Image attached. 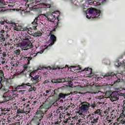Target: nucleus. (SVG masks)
I'll return each instance as SVG.
<instances>
[{
    "mask_svg": "<svg viewBox=\"0 0 125 125\" xmlns=\"http://www.w3.org/2000/svg\"><path fill=\"white\" fill-rule=\"evenodd\" d=\"M21 86H17L15 88V90H12L11 91H8L4 93L3 95V97L4 98V101L5 102H7V101H13L15 100V97H19V94L16 93L20 89Z\"/></svg>",
    "mask_w": 125,
    "mask_h": 125,
    "instance_id": "obj_1",
    "label": "nucleus"
},
{
    "mask_svg": "<svg viewBox=\"0 0 125 125\" xmlns=\"http://www.w3.org/2000/svg\"><path fill=\"white\" fill-rule=\"evenodd\" d=\"M0 84L3 90H9L11 87V81L10 79L3 77V79L0 80Z\"/></svg>",
    "mask_w": 125,
    "mask_h": 125,
    "instance_id": "obj_2",
    "label": "nucleus"
},
{
    "mask_svg": "<svg viewBox=\"0 0 125 125\" xmlns=\"http://www.w3.org/2000/svg\"><path fill=\"white\" fill-rule=\"evenodd\" d=\"M90 107V104L88 103H86V104H82L81 106L79 107L78 113L80 116H83L84 114L88 111Z\"/></svg>",
    "mask_w": 125,
    "mask_h": 125,
    "instance_id": "obj_3",
    "label": "nucleus"
},
{
    "mask_svg": "<svg viewBox=\"0 0 125 125\" xmlns=\"http://www.w3.org/2000/svg\"><path fill=\"white\" fill-rule=\"evenodd\" d=\"M44 114L46 113L45 112H44L42 110H37L35 113V115L33 118V121H39L40 122H41V121H42V120L43 119Z\"/></svg>",
    "mask_w": 125,
    "mask_h": 125,
    "instance_id": "obj_4",
    "label": "nucleus"
},
{
    "mask_svg": "<svg viewBox=\"0 0 125 125\" xmlns=\"http://www.w3.org/2000/svg\"><path fill=\"white\" fill-rule=\"evenodd\" d=\"M89 14H93L94 18H100L101 17V11L95 8L88 9Z\"/></svg>",
    "mask_w": 125,
    "mask_h": 125,
    "instance_id": "obj_5",
    "label": "nucleus"
},
{
    "mask_svg": "<svg viewBox=\"0 0 125 125\" xmlns=\"http://www.w3.org/2000/svg\"><path fill=\"white\" fill-rule=\"evenodd\" d=\"M50 108H51V105L43 103V104L40 106L39 109L42 110L43 112L46 114H47V111L48 110H49V109H50Z\"/></svg>",
    "mask_w": 125,
    "mask_h": 125,
    "instance_id": "obj_6",
    "label": "nucleus"
},
{
    "mask_svg": "<svg viewBox=\"0 0 125 125\" xmlns=\"http://www.w3.org/2000/svg\"><path fill=\"white\" fill-rule=\"evenodd\" d=\"M111 100L113 101H117V100H119L120 99V95H119V93L118 92H113L111 94Z\"/></svg>",
    "mask_w": 125,
    "mask_h": 125,
    "instance_id": "obj_7",
    "label": "nucleus"
},
{
    "mask_svg": "<svg viewBox=\"0 0 125 125\" xmlns=\"http://www.w3.org/2000/svg\"><path fill=\"white\" fill-rule=\"evenodd\" d=\"M118 122H120L122 125H125V115L124 112H122L117 119Z\"/></svg>",
    "mask_w": 125,
    "mask_h": 125,
    "instance_id": "obj_8",
    "label": "nucleus"
},
{
    "mask_svg": "<svg viewBox=\"0 0 125 125\" xmlns=\"http://www.w3.org/2000/svg\"><path fill=\"white\" fill-rule=\"evenodd\" d=\"M39 19L38 17L35 18V19L34 20V21L31 23V24L33 25L32 27L31 28V30H37V27H38V20Z\"/></svg>",
    "mask_w": 125,
    "mask_h": 125,
    "instance_id": "obj_9",
    "label": "nucleus"
},
{
    "mask_svg": "<svg viewBox=\"0 0 125 125\" xmlns=\"http://www.w3.org/2000/svg\"><path fill=\"white\" fill-rule=\"evenodd\" d=\"M50 40L51 41V42L49 44V46H52L56 42V36L54 35H51L50 37Z\"/></svg>",
    "mask_w": 125,
    "mask_h": 125,
    "instance_id": "obj_10",
    "label": "nucleus"
},
{
    "mask_svg": "<svg viewBox=\"0 0 125 125\" xmlns=\"http://www.w3.org/2000/svg\"><path fill=\"white\" fill-rule=\"evenodd\" d=\"M64 67H65V68H68V65H66ZM64 67L63 66H61L60 67L53 66L52 67H51L49 66H48L47 69H50V70H51V69L57 70V69H58V70H60V69H62V70H63V71H64V69H65Z\"/></svg>",
    "mask_w": 125,
    "mask_h": 125,
    "instance_id": "obj_11",
    "label": "nucleus"
},
{
    "mask_svg": "<svg viewBox=\"0 0 125 125\" xmlns=\"http://www.w3.org/2000/svg\"><path fill=\"white\" fill-rule=\"evenodd\" d=\"M51 82L52 83H61L62 82L64 83V82H65V79L61 78H58V79H52Z\"/></svg>",
    "mask_w": 125,
    "mask_h": 125,
    "instance_id": "obj_12",
    "label": "nucleus"
},
{
    "mask_svg": "<svg viewBox=\"0 0 125 125\" xmlns=\"http://www.w3.org/2000/svg\"><path fill=\"white\" fill-rule=\"evenodd\" d=\"M31 36H33L34 38H37V37H42V33L40 31H38L37 32L32 33Z\"/></svg>",
    "mask_w": 125,
    "mask_h": 125,
    "instance_id": "obj_13",
    "label": "nucleus"
},
{
    "mask_svg": "<svg viewBox=\"0 0 125 125\" xmlns=\"http://www.w3.org/2000/svg\"><path fill=\"white\" fill-rule=\"evenodd\" d=\"M115 73L113 72H109L105 74L104 76H103V77H101V79H104L105 77H113L115 76Z\"/></svg>",
    "mask_w": 125,
    "mask_h": 125,
    "instance_id": "obj_14",
    "label": "nucleus"
},
{
    "mask_svg": "<svg viewBox=\"0 0 125 125\" xmlns=\"http://www.w3.org/2000/svg\"><path fill=\"white\" fill-rule=\"evenodd\" d=\"M67 94H64L63 93H60L58 96V99H65L66 96H67Z\"/></svg>",
    "mask_w": 125,
    "mask_h": 125,
    "instance_id": "obj_15",
    "label": "nucleus"
},
{
    "mask_svg": "<svg viewBox=\"0 0 125 125\" xmlns=\"http://www.w3.org/2000/svg\"><path fill=\"white\" fill-rule=\"evenodd\" d=\"M4 36L8 37V34H7V32L4 30H1L0 32V38H2Z\"/></svg>",
    "mask_w": 125,
    "mask_h": 125,
    "instance_id": "obj_16",
    "label": "nucleus"
},
{
    "mask_svg": "<svg viewBox=\"0 0 125 125\" xmlns=\"http://www.w3.org/2000/svg\"><path fill=\"white\" fill-rule=\"evenodd\" d=\"M112 92L111 91H107L105 93V96L106 97V98H111L112 97Z\"/></svg>",
    "mask_w": 125,
    "mask_h": 125,
    "instance_id": "obj_17",
    "label": "nucleus"
},
{
    "mask_svg": "<svg viewBox=\"0 0 125 125\" xmlns=\"http://www.w3.org/2000/svg\"><path fill=\"white\" fill-rule=\"evenodd\" d=\"M40 75H36L34 77H33V76H31V79H32V80L33 81H40L42 80L41 79H39L40 78Z\"/></svg>",
    "mask_w": 125,
    "mask_h": 125,
    "instance_id": "obj_18",
    "label": "nucleus"
},
{
    "mask_svg": "<svg viewBox=\"0 0 125 125\" xmlns=\"http://www.w3.org/2000/svg\"><path fill=\"white\" fill-rule=\"evenodd\" d=\"M3 78H5L3 71L0 70V80H3Z\"/></svg>",
    "mask_w": 125,
    "mask_h": 125,
    "instance_id": "obj_19",
    "label": "nucleus"
},
{
    "mask_svg": "<svg viewBox=\"0 0 125 125\" xmlns=\"http://www.w3.org/2000/svg\"><path fill=\"white\" fill-rule=\"evenodd\" d=\"M25 49H24V50H28V49L30 48H32L33 47V44L31 43L30 42H28L27 47H26Z\"/></svg>",
    "mask_w": 125,
    "mask_h": 125,
    "instance_id": "obj_20",
    "label": "nucleus"
},
{
    "mask_svg": "<svg viewBox=\"0 0 125 125\" xmlns=\"http://www.w3.org/2000/svg\"><path fill=\"white\" fill-rule=\"evenodd\" d=\"M17 113L18 115H19V114H24V109L19 108L17 109Z\"/></svg>",
    "mask_w": 125,
    "mask_h": 125,
    "instance_id": "obj_21",
    "label": "nucleus"
},
{
    "mask_svg": "<svg viewBox=\"0 0 125 125\" xmlns=\"http://www.w3.org/2000/svg\"><path fill=\"white\" fill-rule=\"evenodd\" d=\"M14 53L16 54V55H20V53H21V50L20 49H17L14 50Z\"/></svg>",
    "mask_w": 125,
    "mask_h": 125,
    "instance_id": "obj_22",
    "label": "nucleus"
},
{
    "mask_svg": "<svg viewBox=\"0 0 125 125\" xmlns=\"http://www.w3.org/2000/svg\"><path fill=\"white\" fill-rule=\"evenodd\" d=\"M114 84V83L113 82H112L111 84H106L105 86H106V88H108V89H111V88H112V87H113Z\"/></svg>",
    "mask_w": 125,
    "mask_h": 125,
    "instance_id": "obj_23",
    "label": "nucleus"
},
{
    "mask_svg": "<svg viewBox=\"0 0 125 125\" xmlns=\"http://www.w3.org/2000/svg\"><path fill=\"white\" fill-rule=\"evenodd\" d=\"M105 125H111L112 124H113V122H112V120H107L105 122Z\"/></svg>",
    "mask_w": 125,
    "mask_h": 125,
    "instance_id": "obj_24",
    "label": "nucleus"
},
{
    "mask_svg": "<svg viewBox=\"0 0 125 125\" xmlns=\"http://www.w3.org/2000/svg\"><path fill=\"white\" fill-rule=\"evenodd\" d=\"M115 65L116 66V67H120V66L122 65V62H120V61H117L115 62Z\"/></svg>",
    "mask_w": 125,
    "mask_h": 125,
    "instance_id": "obj_25",
    "label": "nucleus"
},
{
    "mask_svg": "<svg viewBox=\"0 0 125 125\" xmlns=\"http://www.w3.org/2000/svg\"><path fill=\"white\" fill-rule=\"evenodd\" d=\"M0 5L1 6H3V5H7L6 4H5V2L4 1V0H0Z\"/></svg>",
    "mask_w": 125,
    "mask_h": 125,
    "instance_id": "obj_26",
    "label": "nucleus"
},
{
    "mask_svg": "<svg viewBox=\"0 0 125 125\" xmlns=\"http://www.w3.org/2000/svg\"><path fill=\"white\" fill-rule=\"evenodd\" d=\"M84 70H85V71H88L89 72H90L89 73V74H92V69H91V68H88V67H87V68H84Z\"/></svg>",
    "mask_w": 125,
    "mask_h": 125,
    "instance_id": "obj_27",
    "label": "nucleus"
},
{
    "mask_svg": "<svg viewBox=\"0 0 125 125\" xmlns=\"http://www.w3.org/2000/svg\"><path fill=\"white\" fill-rule=\"evenodd\" d=\"M31 81L33 83L32 84H36V83L40 82V80H33L32 78H31Z\"/></svg>",
    "mask_w": 125,
    "mask_h": 125,
    "instance_id": "obj_28",
    "label": "nucleus"
},
{
    "mask_svg": "<svg viewBox=\"0 0 125 125\" xmlns=\"http://www.w3.org/2000/svg\"><path fill=\"white\" fill-rule=\"evenodd\" d=\"M28 43H29V42H23L22 44V46H23L24 47H27L28 45Z\"/></svg>",
    "mask_w": 125,
    "mask_h": 125,
    "instance_id": "obj_29",
    "label": "nucleus"
},
{
    "mask_svg": "<svg viewBox=\"0 0 125 125\" xmlns=\"http://www.w3.org/2000/svg\"><path fill=\"white\" fill-rule=\"evenodd\" d=\"M53 4H48V3H44V6H46L47 8H50L51 7V5H52Z\"/></svg>",
    "mask_w": 125,
    "mask_h": 125,
    "instance_id": "obj_30",
    "label": "nucleus"
},
{
    "mask_svg": "<svg viewBox=\"0 0 125 125\" xmlns=\"http://www.w3.org/2000/svg\"><path fill=\"white\" fill-rule=\"evenodd\" d=\"M5 61H6V60H5V59L1 57L0 62L1 64H4L5 63Z\"/></svg>",
    "mask_w": 125,
    "mask_h": 125,
    "instance_id": "obj_31",
    "label": "nucleus"
},
{
    "mask_svg": "<svg viewBox=\"0 0 125 125\" xmlns=\"http://www.w3.org/2000/svg\"><path fill=\"white\" fill-rule=\"evenodd\" d=\"M32 85H33V84H31L29 83H24V87H27V86H32Z\"/></svg>",
    "mask_w": 125,
    "mask_h": 125,
    "instance_id": "obj_32",
    "label": "nucleus"
},
{
    "mask_svg": "<svg viewBox=\"0 0 125 125\" xmlns=\"http://www.w3.org/2000/svg\"><path fill=\"white\" fill-rule=\"evenodd\" d=\"M56 31V29L54 28V29L53 30H51L50 32V36H51V35H54L55 34V33L54 32Z\"/></svg>",
    "mask_w": 125,
    "mask_h": 125,
    "instance_id": "obj_33",
    "label": "nucleus"
},
{
    "mask_svg": "<svg viewBox=\"0 0 125 125\" xmlns=\"http://www.w3.org/2000/svg\"><path fill=\"white\" fill-rule=\"evenodd\" d=\"M27 65H30V61L32 60V58L31 57H27Z\"/></svg>",
    "mask_w": 125,
    "mask_h": 125,
    "instance_id": "obj_34",
    "label": "nucleus"
},
{
    "mask_svg": "<svg viewBox=\"0 0 125 125\" xmlns=\"http://www.w3.org/2000/svg\"><path fill=\"white\" fill-rule=\"evenodd\" d=\"M48 118L50 120H52V119H53V115H52V113L49 114Z\"/></svg>",
    "mask_w": 125,
    "mask_h": 125,
    "instance_id": "obj_35",
    "label": "nucleus"
},
{
    "mask_svg": "<svg viewBox=\"0 0 125 125\" xmlns=\"http://www.w3.org/2000/svg\"><path fill=\"white\" fill-rule=\"evenodd\" d=\"M67 84H68L69 87H73V82L72 81H69Z\"/></svg>",
    "mask_w": 125,
    "mask_h": 125,
    "instance_id": "obj_36",
    "label": "nucleus"
},
{
    "mask_svg": "<svg viewBox=\"0 0 125 125\" xmlns=\"http://www.w3.org/2000/svg\"><path fill=\"white\" fill-rule=\"evenodd\" d=\"M100 3H102L103 4L106 2V0H97Z\"/></svg>",
    "mask_w": 125,
    "mask_h": 125,
    "instance_id": "obj_37",
    "label": "nucleus"
},
{
    "mask_svg": "<svg viewBox=\"0 0 125 125\" xmlns=\"http://www.w3.org/2000/svg\"><path fill=\"white\" fill-rule=\"evenodd\" d=\"M120 82H121V79H118L117 81H114L113 84H116L118 83H120Z\"/></svg>",
    "mask_w": 125,
    "mask_h": 125,
    "instance_id": "obj_38",
    "label": "nucleus"
},
{
    "mask_svg": "<svg viewBox=\"0 0 125 125\" xmlns=\"http://www.w3.org/2000/svg\"><path fill=\"white\" fill-rule=\"evenodd\" d=\"M59 21H58L57 22V25H55L54 28L56 29H58V28H59Z\"/></svg>",
    "mask_w": 125,
    "mask_h": 125,
    "instance_id": "obj_39",
    "label": "nucleus"
},
{
    "mask_svg": "<svg viewBox=\"0 0 125 125\" xmlns=\"http://www.w3.org/2000/svg\"><path fill=\"white\" fill-rule=\"evenodd\" d=\"M5 11V9H4V7H0V12H3Z\"/></svg>",
    "mask_w": 125,
    "mask_h": 125,
    "instance_id": "obj_40",
    "label": "nucleus"
},
{
    "mask_svg": "<svg viewBox=\"0 0 125 125\" xmlns=\"http://www.w3.org/2000/svg\"><path fill=\"white\" fill-rule=\"evenodd\" d=\"M20 87V89H23V88H25V87H24V83H22L21 84V85H19Z\"/></svg>",
    "mask_w": 125,
    "mask_h": 125,
    "instance_id": "obj_41",
    "label": "nucleus"
},
{
    "mask_svg": "<svg viewBox=\"0 0 125 125\" xmlns=\"http://www.w3.org/2000/svg\"><path fill=\"white\" fill-rule=\"evenodd\" d=\"M96 114H98L100 116L101 115V112L100 109H97L96 111Z\"/></svg>",
    "mask_w": 125,
    "mask_h": 125,
    "instance_id": "obj_42",
    "label": "nucleus"
},
{
    "mask_svg": "<svg viewBox=\"0 0 125 125\" xmlns=\"http://www.w3.org/2000/svg\"><path fill=\"white\" fill-rule=\"evenodd\" d=\"M0 41H1V42H4V41H5V38H4V37H0Z\"/></svg>",
    "mask_w": 125,
    "mask_h": 125,
    "instance_id": "obj_43",
    "label": "nucleus"
},
{
    "mask_svg": "<svg viewBox=\"0 0 125 125\" xmlns=\"http://www.w3.org/2000/svg\"><path fill=\"white\" fill-rule=\"evenodd\" d=\"M98 120H99V119L98 118H95L93 120V121L94 122V123L95 124H96V123H97L98 122Z\"/></svg>",
    "mask_w": 125,
    "mask_h": 125,
    "instance_id": "obj_44",
    "label": "nucleus"
},
{
    "mask_svg": "<svg viewBox=\"0 0 125 125\" xmlns=\"http://www.w3.org/2000/svg\"><path fill=\"white\" fill-rule=\"evenodd\" d=\"M21 119V116H19V118H18V116L16 118V121H18V122H19V121H20Z\"/></svg>",
    "mask_w": 125,
    "mask_h": 125,
    "instance_id": "obj_45",
    "label": "nucleus"
},
{
    "mask_svg": "<svg viewBox=\"0 0 125 125\" xmlns=\"http://www.w3.org/2000/svg\"><path fill=\"white\" fill-rule=\"evenodd\" d=\"M26 70L25 69H23L21 72V73L23 75H26V72H25Z\"/></svg>",
    "mask_w": 125,
    "mask_h": 125,
    "instance_id": "obj_46",
    "label": "nucleus"
},
{
    "mask_svg": "<svg viewBox=\"0 0 125 125\" xmlns=\"http://www.w3.org/2000/svg\"><path fill=\"white\" fill-rule=\"evenodd\" d=\"M30 113V111H25L24 110L23 114H25V115H28Z\"/></svg>",
    "mask_w": 125,
    "mask_h": 125,
    "instance_id": "obj_47",
    "label": "nucleus"
},
{
    "mask_svg": "<svg viewBox=\"0 0 125 125\" xmlns=\"http://www.w3.org/2000/svg\"><path fill=\"white\" fill-rule=\"evenodd\" d=\"M2 55L3 57H6V52H3L2 54Z\"/></svg>",
    "mask_w": 125,
    "mask_h": 125,
    "instance_id": "obj_48",
    "label": "nucleus"
},
{
    "mask_svg": "<svg viewBox=\"0 0 125 125\" xmlns=\"http://www.w3.org/2000/svg\"><path fill=\"white\" fill-rule=\"evenodd\" d=\"M0 24L1 25H4V21L0 20Z\"/></svg>",
    "mask_w": 125,
    "mask_h": 125,
    "instance_id": "obj_49",
    "label": "nucleus"
},
{
    "mask_svg": "<svg viewBox=\"0 0 125 125\" xmlns=\"http://www.w3.org/2000/svg\"><path fill=\"white\" fill-rule=\"evenodd\" d=\"M119 97H121V96L124 97L125 94L124 93H120L119 94Z\"/></svg>",
    "mask_w": 125,
    "mask_h": 125,
    "instance_id": "obj_50",
    "label": "nucleus"
},
{
    "mask_svg": "<svg viewBox=\"0 0 125 125\" xmlns=\"http://www.w3.org/2000/svg\"><path fill=\"white\" fill-rule=\"evenodd\" d=\"M82 122L81 121V120H78L76 123V124L78 125H80L81 124V123Z\"/></svg>",
    "mask_w": 125,
    "mask_h": 125,
    "instance_id": "obj_51",
    "label": "nucleus"
},
{
    "mask_svg": "<svg viewBox=\"0 0 125 125\" xmlns=\"http://www.w3.org/2000/svg\"><path fill=\"white\" fill-rule=\"evenodd\" d=\"M49 83V81L48 80H45L43 82V83L44 84L45 83Z\"/></svg>",
    "mask_w": 125,
    "mask_h": 125,
    "instance_id": "obj_52",
    "label": "nucleus"
},
{
    "mask_svg": "<svg viewBox=\"0 0 125 125\" xmlns=\"http://www.w3.org/2000/svg\"><path fill=\"white\" fill-rule=\"evenodd\" d=\"M33 89H34V88L31 86V88L28 89V91H33Z\"/></svg>",
    "mask_w": 125,
    "mask_h": 125,
    "instance_id": "obj_53",
    "label": "nucleus"
},
{
    "mask_svg": "<svg viewBox=\"0 0 125 125\" xmlns=\"http://www.w3.org/2000/svg\"><path fill=\"white\" fill-rule=\"evenodd\" d=\"M90 106L92 107V108H95L96 105L95 104H91V105H90Z\"/></svg>",
    "mask_w": 125,
    "mask_h": 125,
    "instance_id": "obj_54",
    "label": "nucleus"
},
{
    "mask_svg": "<svg viewBox=\"0 0 125 125\" xmlns=\"http://www.w3.org/2000/svg\"><path fill=\"white\" fill-rule=\"evenodd\" d=\"M51 91V89L47 90L45 91L46 93H49Z\"/></svg>",
    "mask_w": 125,
    "mask_h": 125,
    "instance_id": "obj_55",
    "label": "nucleus"
},
{
    "mask_svg": "<svg viewBox=\"0 0 125 125\" xmlns=\"http://www.w3.org/2000/svg\"><path fill=\"white\" fill-rule=\"evenodd\" d=\"M43 16H44L46 18H48V14H43Z\"/></svg>",
    "mask_w": 125,
    "mask_h": 125,
    "instance_id": "obj_56",
    "label": "nucleus"
},
{
    "mask_svg": "<svg viewBox=\"0 0 125 125\" xmlns=\"http://www.w3.org/2000/svg\"><path fill=\"white\" fill-rule=\"evenodd\" d=\"M23 68H24V70L27 69H28V65H24V66H23Z\"/></svg>",
    "mask_w": 125,
    "mask_h": 125,
    "instance_id": "obj_57",
    "label": "nucleus"
},
{
    "mask_svg": "<svg viewBox=\"0 0 125 125\" xmlns=\"http://www.w3.org/2000/svg\"><path fill=\"white\" fill-rule=\"evenodd\" d=\"M91 125H95V123H94V121L93 120L91 121Z\"/></svg>",
    "mask_w": 125,
    "mask_h": 125,
    "instance_id": "obj_58",
    "label": "nucleus"
},
{
    "mask_svg": "<svg viewBox=\"0 0 125 125\" xmlns=\"http://www.w3.org/2000/svg\"><path fill=\"white\" fill-rule=\"evenodd\" d=\"M20 57L21 58V60H23V57H24V56H23L22 55H21Z\"/></svg>",
    "mask_w": 125,
    "mask_h": 125,
    "instance_id": "obj_59",
    "label": "nucleus"
},
{
    "mask_svg": "<svg viewBox=\"0 0 125 125\" xmlns=\"http://www.w3.org/2000/svg\"><path fill=\"white\" fill-rule=\"evenodd\" d=\"M65 88H66V87L65 86H62L61 87V89H65Z\"/></svg>",
    "mask_w": 125,
    "mask_h": 125,
    "instance_id": "obj_60",
    "label": "nucleus"
},
{
    "mask_svg": "<svg viewBox=\"0 0 125 125\" xmlns=\"http://www.w3.org/2000/svg\"><path fill=\"white\" fill-rule=\"evenodd\" d=\"M27 58H28V57L23 56L22 60H26L27 59Z\"/></svg>",
    "mask_w": 125,
    "mask_h": 125,
    "instance_id": "obj_61",
    "label": "nucleus"
},
{
    "mask_svg": "<svg viewBox=\"0 0 125 125\" xmlns=\"http://www.w3.org/2000/svg\"><path fill=\"white\" fill-rule=\"evenodd\" d=\"M14 125H20V122L16 123Z\"/></svg>",
    "mask_w": 125,
    "mask_h": 125,
    "instance_id": "obj_62",
    "label": "nucleus"
},
{
    "mask_svg": "<svg viewBox=\"0 0 125 125\" xmlns=\"http://www.w3.org/2000/svg\"><path fill=\"white\" fill-rule=\"evenodd\" d=\"M113 125H119V123H118V122H115L113 123Z\"/></svg>",
    "mask_w": 125,
    "mask_h": 125,
    "instance_id": "obj_63",
    "label": "nucleus"
},
{
    "mask_svg": "<svg viewBox=\"0 0 125 125\" xmlns=\"http://www.w3.org/2000/svg\"><path fill=\"white\" fill-rule=\"evenodd\" d=\"M125 106H124L123 107V113H125Z\"/></svg>",
    "mask_w": 125,
    "mask_h": 125,
    "instance_id": "obj_64",
    "label": "nucleus"
}]
</instances>
